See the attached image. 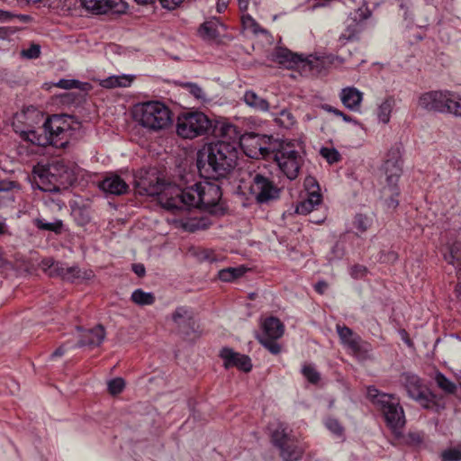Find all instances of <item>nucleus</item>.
I'll return each mask as SVG.
<instances>
[{"mask_svg": "<svg viewBox=\"0 0 461 461\" xmlns=\"http://www.w3.org/2000/svg\"><path fill=\"white\" fill-rule=\"evenodd\" d=\"M213 137L216 142L203 143L207 153L206 167L203 163V179L221 181L228 177L237 166L242 133L233 124L218 119H210L203 113V140Z\"/></svg>", "mask_w": 461, "mask_h": 461, "instance_id": "nucleus-1", "label": "nucleus"}, {"mask_svg": "<svg viewBox=\"0 0 461 461\" xmlns=\"http://www.w3.org/2000/svg\"><path fill=\"white\" fill-rule=\"evenodd\" d=\"M71 117L67 114H52L41 127L23 131L21 136L32 144L46 147L65 148L72 135Z\"/></svg>", "mask_w": 461, "mask_h": 461, "instance_id": "nucleus-2", "label": "nucleus"}, {"mask_svg": "<svg viewBox=\"0 0 461 461\" xmlns=\"http://www.w3.org/2000/svg\"><path fill=\"white\" fill-rule=\"evenodd\" d=\"M32 172L35 185L40 190L48 193L67 189L76 180L73 170L61 159L48 164L38 163Z\"/></svg>", "mask_w": 461, "mask_h": 461, "instance_id": "nucleus-3", "label": "nucleus"}, {"mask_svg": "<svg viewBox=\"0 0 461 461\" xmlns=\"http://www.w3.org/2000/svg\"><path fill=\"white\" fill-rule=\"evenodd\" d=\"M383 171L385 176V184L383 186L382 194L386 206L389 209H395L399 204L397 199L400 194L398 181L402 173V147L400 144H395L388 150Z\"/></svg>", "mask_w": 461, "mask_h": 461, "instance_id": "nucleus-4", "label": "nucleus"}, {"mask_svg": "<svg viewBox=\"0 0 461 461\" xmlns=\"http://www.w3.org/2000/svg\"><path fill=\"white\" fill-rule=\"evenodd\" d=\"M158 201L162 207L167 210L202 207V182L195 183L193 186L181 189L170 183L164 184L159 192Z\"/></svg>", "mask_w": 461, "mask_h": 461, "instance_id": "nucleus-5", "label": "nucleus"}, {"mask_svg": "<svg viewBox=\"0 0 461 461\" xmlns=\"http://www.w3.org/2000/svg\"><path fill=\"white\" fill-rule=\"evenodd\" d=\"M400 381L408 397L415 401L422 408L435 412H439L446 408L444 397L431 392L419 375L411 373H403L401 375Z\"/></svg>", "mask_w": 461, "mask_h": 461, "instance_id": "nucleus-6", "label": "nucleus"}, {"mask_svg": "<svg viewBox=\"0 0 461 461\" xmlns=\"http://www.w3.org/2000/svg\"><path fill=\"white\" fill-rule=\"evenodd\" d=\"M367 397L382 412L386 425L393 432H398L404 427L406 422L404 411L395 395L381 393L375 387L369 386Z\"/></svg>", "mask_w": 461, "mask_h": 461, "instance_id": "nucleus-7", "label": "nucleus"}, {"mask_svg": "<svg viewBox=\"0 0 461 461\" xmlns=\"http://www.w3.org/2000/svg\"><path fill=\"white\" fill-rule=\"evenodd\" d=\"M135 116L140 124L150 131H159L170 125L171 111L158 101H150L138 105Z\"/></svg>", "mask_w": 461, "mask_h": 461, "instance_id": "nucleus-8", "label": "nucleus"}, {"mask_svg": "<svg viewBox=\"0 0 461 461\" xmlns=\"http://www.w3.org/2000/svg\"><path fill=\"white\" fill-rule=\"evenodd\" d=\"M271 441L279 450V455L284 461H297L303 454V448L292 429L284 423H278L271 432Z\"/></svg>", "mask_w": 461, "mask_h": 461, "instance_id": "nucleus-9", "label": "nucleus"}, {"mask_svg": "<svg viewBox=\"0 0 461 461\" xmlns=\"http://www.w3.org/2000/svg\"><path fill=\"white\" fill-rule=\"evenodd\" d=\"M274 160L289 180H294L298 176L303 164V158L293 142L285 144L276 153Z\"/></svg>", "mask_w": 461, "mask_h": 461, "instance_id": "nucleus-10", "label": "nucleus"}, {"mask_svg": "<svg viewBox=\"0 0 461 461\" xmlns=\"http://www.w3.org/2000/svg\"><path fill=\"white\" fill-rule=\"evenodd\" d=\"M41 269L50 277H60L67 282H75L81 278H89L91 272H82L78 266L68 267L66 263L46 258L41 261Z\"/></svg>", "mask_w": 461, "mask_h": 461, "instance_id": "nucleus-11", "label": "nucleus"}, {"mask_svg": "<svg viewBox=\"0 0 461 461\" xmlns=\"http://www.w3.org/2000/svg\"><path fill=\"white\" fill-rule=\"evenodd\" d=\"M221 181L203 179V214L220 217L226 213L227 207L221 201Z\"/></svg>", "mask_w": 461, "mask_h": 461, "instance_id": "nucleus-12", "label": "nucleus"}, {"mask_svg": "<svg viewBox=\"0 0 461 461\" xmlns=\"http://www.w3.org/2000/svg\"><path fill=\"white\" fill-rule=\"evenodd\" d=\"M250 193L255 195L258 203H267L279 197L280 190L268 177L256 174L253 176Z\"/></svg>", "mask_w": 461, "mask_h": 461, "instance_id": "nucleus-13", "label": "nucleus"}, {"mask_svg": "<svg viewBox=\"0 0 461 461\" xmlns=\"http://www.w3.org/2000/svg\"><path fill=\"white\" fill-rule=\"evenodd\" d=\"M450 91H429L420 95L418 105L427 112L446 113L449 111Z\"/></svg>", "mask_w": 461, "mask_h": 461, "instance_id": "nucleus-14", "label": "nucleus"}, {"mask_svg": "<svg viewBox=\"0 0 461 461\" xmlns=\"http://www.w3.org/2000/svg\"><path fill=\"white\" fill-rule=\"evenodd\" d=\"M250 138L254 141L253 147L255 149V150L251 149L246 152V154L250 158H258V156H261L264 158H273V159H275L279 149L287 143L267 135H253Z\"/></svg>", "mask_w": 461, "mask_h": 461, "instance_id": "nucleus-15", "label": "nucleus"}, {"mask_svg": "<svg viewBox=\"0 0 461 461\" xmlns=\"http://www.w3.org/2000/svg\"><path fill=\"white\" fill-rule=\"evenodd\" d=\"M176 132L184 139H194L202 133V113L185 112L177 118Z\"/></svg>", "mask_w": 461, "mask_h": 461, "instance_id": "nucleus-16", "label": "nucleus"}, {"mask_svg": "<svg viewBox=\"0 0 461 461\" xmlns=\"http://www.w3.org/2000/svg\"><path fill=\"white\" fill-rule=\"evenodd\" d=\"M165 181L160 177L156 169L141 172L138 180H136V187L140 194L149 196L158 195L162 191Z\"/></svg>", "mask_w": 461, "mask_h": 461, "instance_id": "nucleus-17", "label": "nucleus"}, {"mask_svg": "<svg viewBox=\"0 0 461 461\" xmlns=\"http://www.w3.org/2000/svg\"><path fill=\"white\" fill-rule=\"evenodd\" d=\"M86 10L96 14H123L127 10V4L122 0H80Z\"/></svg>", "mask_w": 461, "mask_h": 461, "instance_id": "nucleus-18", "label": "nucleus"}, {"mask_svg": "<svg viewBox=\"0 0 461 461\" xmlns=\"http://www.w3.org/2000/svg\"><path fill=\"white\" fill-rule=\"evenodd\" d=\"M207 37L214 44H226L232 40L226 26L218 19L212 18L203 23V38Z\"/></svg>", "mask_w": 461, "mask_h": 461, "instance_id": "nucleus-19", "label": "nucleus"}, {"mask_svg": "<svg viewBox=\"0 0 461 461\" xmlns=\"http://www.w3.org/2000/svg\"><path fill=\"white\" fill-rule=\"evenodd\" d=\"M225 368L237 367L243 372H249L252 368L250 358L247 355L235 352L230 348H223L220 352Z\"/></svg>", "mask_w": 461, "mask_h": 461, "instance_id": "nucleus-20", "label": "nucleus"}, {"mask_svg": "<svg viewBox=\"0 0 461 461\" xmlns=\"http://www.w3.org/2000/svg\"><path fill=\"white\" fill-rule=\"evenodd\" d=\"M106 336L105 329L103 325L97 324L87 330H82L76 347L95 348L99 347Z\"/></svg>", "mask_w": 461, "mask_h": 461, "instance_id": "nucleus-21", "label": "nucleus"}, {"mask_svg": "<svg viewBox=\"0 0 461 461\" xmlns=\"http://www.w3.org/2000/svg\"><path fill=\"white\" fill-rule=\"evenodd\" d=\"M172 321L180 332L189 335L194 331V321L193 312L185 307H177L172 314Z\"/></svg>", "mask_w": 461, "mask_h": 461, "instance_id": "nucleus-22", "label": "nucleus"}, {"mask_svg": "<svg viewBox=\"0 0 461 461\" xmlns=\"http://www.w3.org/2000/svg\"><path fill=\"white\" fill-rule=\"evenodd\" d=\"M336 330L341 344L353 354H358L362 351V339L360 336L355 334L350 328L345 325L337 324Z\"/></svg>", "mask_w": 461, "mask_h": 461, "instance_id": "nucleus-23", "label": "nucleus"}, {"mask_svg": "<svg viewBox=\"0 0 461 461\" xmlns=\"http://www.w3.org/2000/svg\"><path fill=\"white\" fill-rule=\"evenodd\" d=\"M99 187L104 193L113 195H122L127 194L129 191V185L126 182L115 174L107 176L100 182Z\"/></svg>", "mask_w": 461, "mask_h": 461, "instance_id": "nucleus-24", "label": "nucleus"}, {"mask_svg": "<svg viewBox=\"0 0 461 461\" xmlns=\"http://www.w3.org/2000/svg\"><path fill=\"white\" fill-rule=\"evenodd\" d=\"M274 60L287 68L301 67L303 56L294 53L286 48H277L273 53Z\"/></svg>", "mask_w": 461, "mask_h": 461, "instance_id": "nucleus-25", "label": "nucleus"}, {"mask_svg": "<svg viewBox=\"0 0 461 461\" xmlns=\"http://www.w3.org/2000/svg\"><path fill=\"white\" fill-rule=\"evenodd\" d=\"M345 107L351 111H358L363 100V93L356 87L343 88L339 95Z\"/></svg>", "mask_w": 461, "mask_h": 461, "instance_id": "nucleus-26", "label": "nucleus"}, {"mask_svg": "<svg viewBox=\"0 0 461 461\" xmlns=\"http://www.w3.org/2000/svg\"><path fill=\"white\" fill-rule=\"evenodd\" d=\"M263 334L260 337L279 339L285 331L284 324L276 317H268L262 323Z\"/></svg>", "mask_w": 461, "mask_h": 461, "instance_id": "nucleus-27", "label": "nucleus"}, {"mask_svg": "<svg viewBox=\"0 0 461 461\" xmlns=\"http://www.w3.org/2000/svg\"><path fill=\"white\" fill-rule=\"evenodd\" d=\"M321 203V194L316 190L309 192L307 198L300 201L295 207L298 214H308Z\"/></svg>", "mask_w": 461, "mask_h": 461, "instance_id": "nucleus-28", "label": "nucleus"}, {"mask_svg": "<svg viewBox=\"0 0 461 461\" xmlns=\"http://www.w3.org/2000/svg\"><path fill=\"white\" fill-rule=\"evenodd\" d=\"M243 101L248 106L258 112H267L270 107L269 103L266 99L258 95V94L253 90H248L245 92Z\"/></svg>", "mask_w": 461, "mask_h": 461, "instance_id": "nucleus-29", "label": "nucleus"}, {"mask_svg": "<svg viewBox=\"0 0 461 461\" xmlns=\"http://www.w3.org/2000/svg\"><path fill=\"white\" fill-rule=\"evenodd\" d=\"M444 259L454 266L457 275L461 276V244L454 243L448 248V253L444 254Z\"/></svg>", "mask_w": 461, "mask_h": 461, "instance_id": "nucleus-30", "label": "nucleus"}, {"mask_svg": "<svg viewBox=\"0 0 461 461\" xmlns=\"http://www.w3.org/2000/svg\"><path fill=\"white\" fill-rule=\"evenodd\" d=\"M437 386L446 394H456L457 385L449 380L443 373L437 371L434 375Z\"/></svg>", "mask_w": 461, "mask_h": 461, "instance_id": "nucleus-31", "label": "nucleus"}, {"mask_svg": "<svg viewBox=\"0 0 461 461\" xmlns=\"http://www.w3.org/2000/svg\"><path fill=\"white\" fill-rule=\"evenodd\" d=\"M133 80V77L128 75L111 76L104 79L101 86L105 88L127 87Z\"/></svg>", "mask_w": 461, "mask_h": 461, "instance_id": "nucleus-32", "label": "nucleus"}, {"mask_svg": "<svg viewBox=\"0 0 461 461\" xmlns=\"http://www.w3.org/2000/svg\"><path fill=\"white\" fill-rule=\"evenodd\" d=\"M395 105V100L393 96L386 97L377 109V117L383 123H388L391 118V113Z\"/></svg>", "mask_w": 461, "mask_h": 461, "instance_id": "nucleus-33", "label": "nucleus"}, {"mask_svg": "<svg viewBox=\"0 0 461 461\" xmlns=\"http://www.w3.org/2000/svg\"><path fill=\"white\" fill-rule=\"evenodd\" d=\"M131 300L137 305L146 306L152 305L156 298L153 293L144 292L142 289L139 288L132 292Z\"/></svg>", "mask_w": 461, "mask_h": 461, "instance_id": "nucleus-34", "label": "nucleus"}, {"mask_svg": "<svg viewBox=\"0 0 461 461\" xmlns=\"http://www.w3.org/2000/svg\"><path fill=\"white\" fill-rule=\"evenodd\" d=\"M301 68L308 69L312 74H320L324 69V61L315 56L310 55L307 58H303Z\"/></svg>", "mask_w": 461, "mask_h": 461, "instance_id": "nucleus-35", "label": "nucleus"}, {"mask_svg": "<svg viewBox=\"0 0 461 461\" xmlns=\"http://www.w3.org/2000/svg\"><path fill=\"white\" fill-rule=\"evenodd\" d=\"M33 224L39 230L51 231L56 234H60L64 227L61 220H55L53 222H47L44 219L36 218L33 220Z\"/></svg>", "mask_w": 461, "mask_h": 461, "instance_id": "nucleus-36", "label": "nucleus"}, {"mask_svg": "<svg viewBox=\"0 0 461 461\" xmlns=\"http://www.w3.org/2000/svg\"><path fill=\"white\" fill-rule=\"evenodd\" d=\"M247 271V268L243 266L237 267H228L221 269L218 273V276L221 281L230 282L236 278L242 276Z\"/></svg>", "mask_w": 461, "mask_h": 461, "instance_id": "nucleus-37", "label": "nucleus"}, {"mask_svg": "<svg viewBox=\"0 0 461 461\" xmlns=\"http://www.w3.org/2000/svg\"><path fill=\"white\" fill-rule=\"evenodd\" d=\"M302 374L307 381L316 384L321 380V374L316 370L312 364H305L302 367Z\"/></svg>", "mask_w": 461, "mask_h": 461, "instance_id": "nucleus-38", "label": "nucleus"}, {"mask_svg": "<svg viewBox=\"0 0 461 461\" xmlns=\"http://www.w3.org/2000/svg\"><path fill=\"white\" fill-rule=\"evenodd\" d=\"M275 122L279 126L288 129L294 125V118L289 111L283 109L275 117Z\"/></svg>", "mask_w": 461, "mask_h": 461, "instance_id": "nucleus-39", "label": "nucleus"}, {"mask_svg": "<svg viewBox=\"0 0 461 461\" xmlns=\"http://www.w3.org/2000/svg\"><path fill=\"white\" fill-rule=\"evenodd\" d=\"M372 221L371 219L362 213H358L355 216L354 219V227L360 232L363 233L367 230V229L371 226Z\"/></svg>", "mask_w": 461, "mask_h": 461, "instance_id": "nucleus-40", "label": "nucleus"}, {"mask_svg": "<svg viewBox=\"0 0 461 461\" xmlns=\"http://www.w3.org/2000/svg\"><path fill=\"white\" fill-rule=\"evenodd\" d=\"M258 339L259 343L272 354L277 355L280 352V345L276 341L277 339L270 337H258Z\"/></svg>", "mask_w": 461, "mask_h": 461, "instance_id": "nucleus-41", "label": "nucleus"}, {"mask_svg": "<svg viewBox=\"0 0 461 461\" xmlns=\"http://www.w3.org/2000/svg\"><path fill=\"white\" fill-rule=\"evenodd\" d=\"M449 111L446 113L453 114L456 117H461V96L452 92L451 101H448Z\"/></svg>", "mask_w": 461, "mask_h": 461, "instance_id": "nucleus-42", "label": "nucleus"}, {"mask_svg": "<svg viewBox=\"0 0 461 461\" xmlns=\"http://www.w3.org/2000/svg\"><path fill=\"white\" fill-rule=\"evenodd\" d=\"M320 153L329 164L337 163L341 159V155L339 152L333 148H321Z\"/></svg>", "mask_w": 461, "mask_h": 461, "instance_id": "nucleus-43", "label": "nucleus"}, {"mask_svg": "<svg viewBox=\"0 0 461 461\" xmlns=\"http://www.w3.org/2000/svg\"><path fill=\"white\" fill-rule=\"evenodd\" d=\"M327 429L337 437H343L344 428L340 422L334 418H328L325 421Z\"/></svg>", "mask_w": 461, "mask_h": 461, "instance_id": "nucleus-44", "label": "nucleus"}, {"mask_svg": "<svg viewBox=\"0 0 461 461\" xmlns=\"http://www.w3.org/2000/svg\"><path fill=\"white\" fill-rule=\"evenodd\" d=\"M125 382L121 377H116L108 382V391L111 394L116 395L122 392Z\"/></svg>", "mask_w": 461, "mask_h": 461, "instance_id": "nucleus-45", "label": "nucleus"}, {"mask_svg": "<svg viewBox=\"0 0 461 461\" xmlns=\"http://www.w3.org/2000/svg\"><path fill=\"white\" fill-rule=\"evenodd\" d=\"M441 461H461V450L451 448L443 451L441 454Z\"/></svg>", "mask_w": 461, "mask_h": 461, "instance_id": "nucleus-46", "label": "nucleus"}, {"mask_svg": "<svg viewBox=\"0 0 461 461\" xmlns=\"http://www.w3.org/2000/svg\"><path fill=\"white\" fill-rule=\"evenodd\" d=\"M21 54L26 59H37L41 54V48L38 44H32L30 48L23 50Z\"/></svg>", "mask_w": 461, "mask_h": 461, "instance_id": "nucleus-47", "label": "nucleus"}, {"mask_svg": "<svg viewBox=\"0 0 461 461\" xmlns=\"http://www.w3.org/2000/svg\"><path fill=\"white\" fill-rule=\"evenodd\" d=\"M74 213L79 225L83 226L90 221L91 218L89 212L86 210L78 208L77 210L74 211Z\"/></svg>", "mask_w": 461, "mask_h": 461, "instance_id": "nucleus-48", "label": "nucleus"}, {"mask_svg": "<svg viewBox=\"0 0 461 461\" xmlns=\"http://www.w3.org/2000/svg\"><path fill=\"white\" fill-rule=\"evenodd\" d=\"M179 85L187 89L195 98L199 99L202 97V89L198 85L190 82H182Z\"/></svg>", "mask_w": 461, "mask_h": 461, "instance_id": "nucleus-49", "label": "nucleus"}, {"mask_svg": "<svg viewBox=\"0 0 461 461\" xmlns=\"http://www.w3.org/2000/svg\"><path fill=\"white\" fill-rule=\"evenodd\" d=\"M80 82L75 79H60L57 86L62 89L79 88Z\"/></svg>", "mask_w": 461, "mask_h": 461, "instance_id": "nucleus-50", "label": "nucleus"}, {"mask_svg": "<svg viewBox=\"0 0 461 461\" xmlns=\"http://www.w3.org/2000/svg\"><path fill=\"white\" fill-rule=\"evenodd\" d=\"M344 256V247L339 242H337L331 249L330 259H339Z\"/></svg>", "mask_w": 461, "mask_h": 461, "instance_id": "nucleus-51", "label": "nucleus"}, {"mask_svg": "<svg viewBox=\"0 0 461 461\" xmlns=\"http://www.w3.org/2000/svg\"><path fill=\"white\" fill-rule=\"evenodd\" d=\"M304 186L307 189L308 193L313 190L319 192V185L317 180L313 176H307L304 180Z\"/></svg>", "mask_w": 461, "mask_h": 461, "instance_id": "nucleus-52", "label": "nucleus"}, {"mask_svg": "<svg viewBox=\"0 0 461 461\" xmlns=\"http://www.w3.org/2000/svg\"><path fill=\"white\" fill-rule=\"evenodd\" d=\"M162 7L167 10H174L178 7L183 0H158Z\"/></svg>", "mask_w": 461, "mask_h": 461, "instance_id": "nucleus-53", "label": "nucleus"}, {"mask_svg": "<svg viewBox=\"0 0 461 461\" xmlns=\"http://www.w3.org/2000/svg\"><path fill=\"white\" fill-rule=\"evenodd\" d=\"M366 267L361 265H355L351 267L350 274L354 278H360L365 276Z\"/></svg>", "mask_w": 461, "mask_h": 461, "instance_id": "nucleus-54", "label": "nucleus"}, {"mask_svg": "<svg viewBox=\"0 0 461 461\" xmlns=\"http://www.w3.org/2000/svg\"><path fill=\"white\" fill-rule=\"evenodd\" d=\"M203 261L207 260L211 263L215 262L218 259L216 255L214 254V252L212 250H209V249H203Z\"/></svg>", "mask_w": 461, "mask_h": 461, "instance_id": "nucleus-55", "label": "nucleus"}, {"mask_svg": "<svg viewBox=\"0 0 461 461\" xmlns=\"http://www.w3.org/2000/svg\"><path fill=\"white\" fill-rule=\"evenodd\" d=\"M328 284L325 281H319L314 285L315 291L320 294H323L326 292Z\"/></svg>", "mask_w": 461, "mask_h": 461, "instance_id": "nucleus-56", "label": "nucleus"}, {"mask_svg": "<svg viewBox=\"0 0 461 461\" xmlns=\"http://www.w3.org/2000/svg\"><path fill=\"white\" fill-rule=\"evenodd\" d=\"M132 270L138 276H143L145 275V267L142 264H133Z\"/></svg>", "mask_w": 461, "mask_h": 461, "instance_id": "nucleus-57", "label": "nucleus"}, {"mask_svg": "<svg viewBox=\"0 0 461 461\" xmlns=\"http://www.w3.org/2000/svg\"><path fill=\"white\" fill-rule=\"evenodd\" d=\"M196 167L199 176H202V149H199L196 151Z\"/></svg>", "mask_w": 461, "mask_h": 461, "instance_id": "nucleus-58", "label": "nucleus"}, {"mask_svg": "<svg viewBox=\"0 0 461 461\" xmlns=\"http://www.w3.org/2000/svg\"><path fill=\"white\" fill-rule=\"evenodd\" d=\"M66 351V345H62L60 347H59L51 355H50V358H55V357H62L64 355Z\"/></svg>", "mask_w": 461, "mask_h": 461, "instance_id": "nucleus-59", "label": "nucleus"}, {"mask_svg": "<svg viewBox=\"0 0 461 461\" xmlns=\"http://www.w3.org/2000/svg\"><path fill=\"white\" fill-rule=\"evenodd\" d=\"M216 8L218 13H221L227 8V3L219 0Z\"/></svg>", "mask_w": 461, "mask_h": 461, "instance_id": "nucleus-60", "label": "nucleus"}, {"mask_svg": "<svg viewBox=\"0 0 461 461\" xmlns=\"http://www.w3.org/2000/svg\"><path fill=\"white\" fill-rule=\"evenodd\" d=\"M18 19L23 23H30L32 22V18L30 15L27 14H19Z\"/></svg>", "mask_w": 461, "mask_h": 461, "instance_id": "nucleus-61", "label": "nucleus"}, {"mask_svg": "<svg viewBox=\"0 0 461 461\" xmlns=\"http://www.w3.org/2000/svg\"><path fill=\"white\" fill-rule=\"evenodd\" d=\"M239 7L241 11H246L248 9L249 2L248 0H238Z\"/></svg>", "mask_w": 461, "mask_h": 461, "instance_id": "nucleus-62", "label": "nucleus"}, {"mask_svg": "<svg viewBox=\"0 0 461 461\" xmlns=\"http://www.w3.org/2000/svg\"><path fill=\"white\" fill-rule=\"evenodd\" d=\"M12 16L11 13L0 10V19L6 20Z\"/></svg>", "mask_w": 461, "mask_h": 461, "instance_id": "nucleus-63", "label": "nucleus"}, {"mask_svg": "<svg viewBox=\"0 0 461 461\" xmlns=\"http://www.w3.org/2000/svg\"><path fill=\"white\" fill-rule=\"evenodd\" d=\"M340 117H342L343 121H345L347 122H356V121L352 117H350L349 115H348L344 113H343V115H341Z\"/></svg>", "mask_w": 461, "mask_h": 461, "instance_id": "nucleus-64", "label": "nucleus"}]
</instances>
